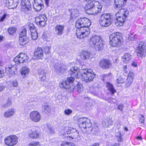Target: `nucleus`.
Masks as SVG:
<instances>
[{
	"mask_svg": "<svg viewBox=\"0 0 146 146\" xmlns=\"http://www.w3.org/2000/svg\"><path fill=\"white\" fill-rule=\"evenodd\" d=\"M70 70L72 76L68 78L66 80L62 81L59 84L60 87L66 89L67 91L69 92H72L75 88L74 85L70 84L74 80L73 77L76 78L81 77L83 80L88 82L92 81L96 77L95 74L90 69L86 68L82 69L81 73H80L79 68L77 67L74 66L71 68Z\"/></svg>",
	"mask_w": 146,
	"mask_h": 146,
	"instance_id": "f257e3e1",
	"label": "nucleus"
},
{
	"mask_svg": "<svg viewBox=\"0 0 146 146\" xmlns=\"http://www.w3.org/2000/svg\"><path fill=\"white\" fill-rule=\"evenodd\" d=\"M91 24L90 20L86 18H81L77 20L75 25L77 28L76 31L77 37L82 38L88 36L90 33L89 27Z\"/></svg>",
	"mask_w": 146,
	"mask_h": 146,
	"instance_id": "f03ea898",
	"label": "nucleus"
},
{
	"mask_svg": "<svg viewBox=\"0 0 146 146\" xmlns=\"http://www.w3.org/2000/svg\"><path fill=\"white\" fill-rule=\"evenodd\" d=\"M102 8L99 2L93 1L86 5L85 9L88 14L95 15L101 11Z\"/></svg>",
	"mask_w": 146,
	"mask_h": 146,
	"instance_id": "7ed1b4c3",
	"label": "nucleus"
},
{
	"mask_svg": "<svg viewBox=\"0 0 146 146\" xmlns=\"http://www.w3.org/2000/svg\"><path fill=\"white\" fill-rule=\"evenodd\" d=\"M89 41L90 45L92 47L98 50L103 49L104 42L100 36L95 35H93L90 38Z\"/></svg>",
	"mask_w": 146,
	"mask_h": 146,
	"instance_id": "20e7f679",
	"label": "nucleus"
},
{
	"mask_svg": "<svg viewBox=\"0 0 146 146\" xmlns=\"http://www.w3.org/2000/svg\"><path fill=\"white\" fill-rule=\"evenodd\" d=\"M76 122L79 124V127L84 132L91 131L92 128L90 120L85 117H80L77 119Z\"/></svg>",
	"mask_w": 146,
	"mask_h": 146,
	"instance_id": "39448f33",
	"label": "nucleus"
},
{
	"mask_svg": "<svg viewBox=\"0 0 146 146\" xmlns=\"http://www.w3.org/2000/svg\"><path fill=\"white\" fill-rule=\"evenodd\" d=\"M110 43L111 46L116 47H120L123 44L121 34L119 32L114 33L109 36Z\"/></svg>",
	"mask_w": 146,
	"mask_h": 146,
	"instance_id": "423d86ee",
	"label": "nucleus"
},
{
	"mask_svg": "<svg viewBox=\"0 0 146 146\" xmlns=\"http://www.w3.org/2000/svg\"><path fill=\"white\" fill-rule=\"evenodd\" d=\"M128 11L125 9H121L118 11L119 16H117L115 21V24L116 26L120 27L123 25L128 15Z\"/></svg>",
	"mask_w": 146,
	"mask_h": 146,
	"instance_id": "0eeeda50",
	"label": "nucleus"
},
{
	"mask_svg": "<svg viewBox=\"0 0 146 146\" xmlns=\"http://www.w3.org/2000/svg\"><path fill=\"white\" fill-rule=\"evenodd\" d=\"M99 21L101 26L108 27L112 22V15L109 13H104L100 16Z\"/></svg>",
	"mask_w": 146,
	"mask_h": 146,
	"instance_id": "6e6552de",
	"label": "nucleus"
},
{
	"mask_svg": "<svg viewBox=\"0 0 146 146\" xmlns=\"http://www.w3.org/2000/svg\"><path fill=\"white\" fill-rule=\"evenodd\" d=\"M29 57L25 53H21L15 57L14 59V61L16 64H20L24 62L28 63Z\"/></svg>",
	"mask_w": 146,
	"mask_h": 146,
	"instance_id": "1a4fd4ad",
	"label": "nucleus"
},
{
	"mask_svg": "<svg viewBox=\"0 0 146 146\" xmlns=\"http://www.w3.org/2000/svg\"><path fill=\"white\" fill-rule=\"evenodd\" d=\"M5 72L9 77L14 76L17 73V68L15 65L7 64L5 68Z\"/></svg>",
	"mask_w": 146,
	"mask_h": 146,
	"instance_id": "9d476101",
	"label": "nucleus"
},
{
	"mask_svg": "<svg viewBox=\"0 0 146 146\" xmlns=\"http://www.w3.org/2000/svg\"><path fill=\"white\" fill-rule=\"evenodd\" d=\"M18 138L15 135H11L6 138L5 142L6 145L8 146H13L18 143Z\"/></svg>",
	"mask_w": 146,
	"mask_h": 146,
	"instance_id": "9b49d317",
	"label": "nucleus"
},
{
	"mask_svg": "<svg viewBox=\"0 0 146 146\" xmlns=\"http://www.w3.org/2000/svg\"><path fill=\"white\" fill-rule=\"evenodd\" d=\"M31 4L29 0H22L21 2V9L22 11L29 13L31 8Z\"/></svg>",
	"mask_w": 146,
	"mask_h": 146,
	"instance_id": "f8f14e48",
	"label": "nucleus"
},
{
	"mask_svg": "<svg viewBox=\"0 0 146 146\" xmlns=\"http://www.w3.org/2000/svg\"><path fill=\"white\" fill-rule=\"evenodd\" d=\"M146 49V46L145 42H140L136 50L137 56L139 57H142Z\"/></svg>",
	"mask_w": 146,
	"mask_h": 146,
	"instance_id": "ddd939ff",
	"label": "nucleus"
},
{
	"mask_svg": "<svg viewBox=\"0 0 146 146\" xmlns=\"http://www.w3.org/2000/svg\"><path fill=\"white\" fill-rule=\"evenodd\" d=\"M47 20V18L45 15H40L36 17L35 22L38 25L44 26Z\"/></svg>",
	"mask_w": 146,
	"mask_h": 146,
	"instance_id": "4468645a",
	"label": "nucleus"
},
{
	"mask_svg": "<svg viewBox=\"0 0 146 146\" xmlns=\"http://www.w3.org/2000/svg\"><path fill=\"white\" fill-rule=\"evenodd\" d=\"M30 118L31 120L34 122H39L41 118L40 113L37 111H31L29 114Z\"/></svg>",
	"mask_w": 146,
	"mask_h": 146,
	"instance_id": "2eb2a0df",
	"label": "nucleus"
},
{
	"mask_svg": "<svg viewBox=\"0 0 146 146\" xmlns=\"http://www.w3.org/2000/svg\"><path fill=\"white\" fill-rule=\"evenodd\" d=\"M44 7L42 0H34L33 8L36 11H40Z\"/></svg>",
	"mask_w": 146,
	"mask_h": 146,
	"instance_id": "dca6fc26",
	"label": "nucleus"
},
{
	"mask_svg": "<svg viewBox=\"0 0 146 146\" xmlns=\"http://www.w3.org/2000/svg\"><path fill=\"white\" fill-rule=\"evenodd\" d=\"M43 50L41 47H38L35 50L34 58L35 59H41L43 57Z\"/></svg>",
	"mask_w": 146,
	"mask_h": 146,
	"instance_id": "f3484780",
	"label": "nucleus"
},
{
	"mask_svg": "<svg viewBox=\"0 0 146 146\" xmlns=\"http://www.w3.org/2000/svg\"><path fill=\"white\" fill-rule=\"evenodd\" d=\"M80 56L83 60H86L93 57L92 54L87 51L82 50L80 53Z\"/></svg>",
	"mask_w": 146,
	"mask_h": 146,
	"instance_id": "a211bd4d",
	"label": "nucleus"
},
{
	"mask_svg": "<svg viewBox=\"0 0 146 146\" xmlns=\"http://www.w3.org/2000/svg\"><path fill=\"white\" fill-rule=\"evenodd\" d=\"M64 26L63 25H57L54 27L56 34L58 36H61L64 31Z\"/></svg>",
	"mask_w": 146,
	"mask_h": 146,
	"instance_id": "6ab92c4d",
	"label": "nucleus"
},
{
	"mask_svg": "<svg viewBox=\"0 0 146 146\" xmlns=\"http://www.w3.org/2000/svg\"><path fill=\"white\" fill-rule=\"evenodd\" d=\"M19 0H7L6 1L7 5L10 7V9L15 8L18 4Z\"/></svg>",
	"mask_w": 146,
	"mask_h": 146,
	"instance_id": "aec40b11",
	"label": "nucleus"
},
{
	"mask_svg": "<svg viewBox=\"0 0 146 146\" xmlns=\"http://www.w3.org/2000/svg\"><path fill=\"white\" fill-rule=\"evenodd\" d=\"M20 71L23 78H25L27 77L29 74L30 69L28 67L24 66L21 69Z\"/></svg>",
	"mask_w": 146,
	"mask_h": 146,
	"instance_id": "412c9836",
	"label": "nucleus"
},
{
	"mask_svg": "<svg viewBox=\"0 0 146 146\" xmlns=\"http://www.w3.org/2000/svg\"><path fill=\"white\" fill-rule=\"evenodd\" d=\"M28 136L31 138L36 139L38 137L39 134L37 131L32 129L29 131Z\"/></svg>",
	"mask_w": 146,
	"mask_h": 146,
	"instance_id": "4be33fe9",
	"label": "nucleus"
},
{
	"mask_svg": "<svg viewBox=\"0 0 146 146\" xmlns=\"http://www.w3.org/2000/svg\"><path fill=\"white\" fill-rule=\"evenodd\" d=\"M29 40L26 36L19 37V43L21 47H24L28 42Z\"/></svg>",
	"mask_w": 146,
	"mask_h": 146,
	"instance_id": "5701e85b",
	"label": "nucleus"
},
{
	"mask_svg": "<svg viewBox=\"0 0 146 146\" xmlns=\"http://www.w3.org/2000/svg\"><path fill=\"white\" fill-rule=\"evenodd\" d=\"M30 30L31 32V36L33 40H36L37 38L38 35L36 28L34 27H31Z\"/></svg>",
	"mask_w": 146,
	"mask_h": 146,
	"instance_id": "b1692460",
	"label": "nucleus"
},
{
	"mask_svg": "<svg viewBox=\"0 0 146 146\" xmlns=\"http://www.w3.org/2000/svg\"><path fill=\"white\" fill-rule=\"evenodd\" d=\"M38 73L39 75V78L42 81H44L45 80L46 76V73L43 69H41L38 70Z\"/></svg>",
	"mask_w": 146,
	"mask_h": 146,
	"instance_id": "393cba45",
	"label": "nucleus"
},
{
	"mask_svg": "<svg viewBox=\"0 0 146 146\" xmlns=\"http://www.w3.org/2000/svg\"><path fill=\"white\" fill-rule=\"evenodd\" d=\"M15 113V109L13 108H11L8 109L4 113V116L6 117H10L14 115Z\"/></svg>",
	"mask_w": 146,
	"mask_h": 146,
	"instance_id": "a878e982",
	"label": "nucleus"
},
{
	"mask_svg": "<svg viewBox=\"0 0 146 146\" xmlns=\"http://www.w3.org/2000/svg\"><path fill=\"white\" fill-rule=\"evenodd\" d=\"M103 126L105 127H107L111 125L113 123V120L112 119L108 118L105 119L102 122Z\"/></svg>",
	"mask_w": 146,
	"mask_h": 146,
	"instance_id": "bb28decb",
	"label": "nucleus"
},
{
	"mask_svg": "<svg viewBox=\"0 0 146 146\" xmlns=\"http://www.w3.org/2000/svg\"><path fill=\"white\" fill-rule=\"evenodd\" d=\"M127 0H115V7L118 8L121 7L124 4Z\"/></svg>",
	"mask_w": 146,
	"mask_h": 146,
	"instance_id": "cd10ccee",
	"label": "nucleus"
},
{
	"mask_svg": "<svg viewBox=\"0 0 146 146\" xmlns=\"http://www.w3.org/2000/svg\"><path fill=\"white\" fill-rule=\"evenodd\" d=\"M131 58V55L128 53H125L122 58L124 63H127Z\"/></svg>",
	"mask_w": 146,
	"mask_h": 146,
	"instance_id": "c85d7f7f",
	"label": "nucleus"
},
{
	"mask_svg": "<svg viewBox=\"0 0 146 146\" xmlns=\"http://www.w3.org/2000/svg\"><path fill=\"white\" fill-rule=\"evenodd\" d=\"M107 87L108 90L110 91L112 95H113L115 92H116V91L114 88L113 86L110 83H107Z\"/></svg>",
	"mask_w": 146,
	"mask_h": 146,
	"instance_id": "c756f323",
	"label": "nucleus"
},
{
	"mask_svg": "<svg viewBox=\"0 0 146 146\" xmlns=\"http://www.w3.org/2000/svg\"><path fill=\"white\" fill-rule=\"evenodd\" d=\"M16 28L11 27L8 29V31L9 35H12L16 32Z\"/></svg>",
	"mask_w": 146,
	"mask_h": 146,
	"instance_id": "7c9ffc66",
	"label": "nucleus"
},
{
	"mask_svg": "<svg viewBox=\"0 0 146 146\" xmlns=\"http://www.w3.org/2000/svg\"><path fill=\"white\" fill-rule=\"evenodd\" d=\"M50 110V108L49 106L47 104H45L43 106L42 108V111L45 112L46 113Z\"/></svg>",
	"mask_w": 146,
	"mask_h": 146,
	"instance_id": "2f4dec72",
	"label": "nucleus"
},
{
	"mask_svg": "<svg viewBox=\"0 0 146 146\" xmlns=\"http://www.w3.org/2000/svg\"><path fill=\"white\" fill-rule=\"evenodd\" d=\"M111 63L110 60L106 58L101 60L100 62V64H110Z\"/></svg>",
	"mask_w": 146,
	"mask_h": 146,
	"instance_id": "473e14b6",
	"label": "nucleus"
},
{
	"mask_svg": "<svg viewBox=\"0 0 146 146\" xmlns=\"http://www.w3.org/2000/svg\"><path fill=\"white\" fill-rule=\"evenodd\" d=\"M115 137L117 140L118 142H120L122 140L121 134V132L118 131L115 134Z\"/></svg>",
	"mask_w": 146,
	"mask_h": 146,
	"instance_id": "72a5a7b5",
	"label": "nucleus"
},
{
	"mask_svg": "<svg viewBox=\"0 0 146 146\" xmlns=\"http://www.w3.org/2000/svg\"><path fill=\"white\" fill-rule=\"evenodd\" d=\"M76 88L78 92H81L83 89L82 84L80 83H78L77 84Z\"/></svg>",
	"mask_w": 146,
	"mask_h": 146,
	"instance_id": "f704fd0d",
	"label": "nucleus"
},
{
	"mask_svg": "<svg viewBox=\"0 0 146 146\" xmlns=\"http://www.w3.org/2000/svg\"><path fill=\"white\" fill-rule=\"evenodd\" d=\"M29 146H40L39 142L33 141L30 142L29 144Z\"/></svg>",
	"mask_w": 146,
	"mask_h": 146,
	"instance_id": "c9c22d12",
	"label": "nucleus"
},
{
	"mask_svg": "<svg viewBox=\"0 0 146 146\" xmlns=\"http://www.w3.org/2000/svg\"><path fill=\"white\" fill-rule=\"evenodd\" d=\"M26 30L25 29H23L19 34V37H24V36H26Z\"/></svg>",
	"mask_w": 146,
	"mask_h": 146,
	"instance_id": "e433bc0d",
	"label": "nucleus"
},
{
	"mask_svg": "<svg viewBox=\"0 0 146 146\" xmlns=\"http://www.w3.org/2000/svg\"><path fill=\"white\" fill-rule=\"evenodd\" d=\"M71 128L66 127L64 130V131L63 133L65 135L66 134H68L70 133L71 132Z\"/></svg>",
	"mask_w": 146,
	"mask_h": 146,
	"instance_id": "4c0bfd02",
	"label": "nucleus"
},
{
	"mask_svg": "<svg viewBox=\"0 0 146 146\" xmlns=\"http://www.w3.org/2000/svg\"><path fill=\"white\" fill-rule=\"evenodd\" d=\"M61 146H77L74 144H71L70 143L67 142H63L61 144Z\"/></svg>",
	"mask_w": 146,
	"mask_h": 146,
	"instance_id": "58836bf2",
	"label": "nucleus"
},
{
	"mask_svg": "<svg viewBox=\"0 0 146 146\" xmlns=\"http://www.w3.org/2000/svg\"><path fill=\"white\" fill-rule=\"evenodd\" d=\"M134 74L133 72H130L128 74V76L127 78V80H129L130 79H132L133 80V78L134 77Z\"/></svg>",
	"mask_w": 146,
	"mask_h": 146,
	"instance_id": "ea45409f",
	"label": "nucleus"
},
{
	"mask_svg": "<svg viewBox=\"0 0 146 146\" xmlns=\"http://www.w3.org/2000/svg\"><path fill=\"white\" fill-rule=\"evenodd\" d=\"M100 67L103 69H108L110 67V64H99Z\"/></svg>",
	"mask_w": 146,
	"mask_h": 146,
	"instance_id": "a19ab883",
	"label": "nucleus"
},
{
	"mask_svg": "<svg viewBox=\"0 0 146 146\" xmlns=\"http://www.w3.org/2000/svg\"><path fill=\"white\" fill-rule=\"evenodd\" d=\"M72 111L71 110L68 109L65 110H64V113L67 115H70L72 113Z\"/></svg>",
	"mask_w": 146,
	"mask_h": 146,
	"instance_id": "79ce46f5",
	"label": "nucleus"
},
{
	"mask_svg": "<svg viewBox=\"0 0 146 146\" xmlns=\"http://www.w3.org/2000/svg\"><path fill=\"white\" fill-rule=\"evenodd\" d=\"M7 15L6 13H4L3 15L0 18V21L3 22L5 19Z\"/></svg>",
	"mask_w": 146,
	"mask_h": 146,
	"instance_id": "37998d69",
	"label": "nucleus"
},
{
	"mask_svg": "<svg viewBox=\"0 0 146 146\" xmlns=\"http://www.w3.org/2000/svg\"><path fill=\"white\" fill-rule=\"evenodd\" d=\"M124 108V105L122 104H120L118 105L117 109L121 111H122Z\"/></svg>",
	"mask_w": 146,
	"mask_h": 146,
	"instance_id": "c03bdc74",
	"label": "nucleus"
},
{
	"mask_svg": "<svg viewBox=\"0 0 146 146\" xmlns=\"http://www.w3.org/2000/svg\"><path fill=\"white\" fill-rule=\"evenodd\" d=\"M116 82L118 84L121 83H123L124 82L123 80L122 79H121L120 78H118L117 79Z\"/></svg>",
	"mask_w": 146,
	"mask_h": 146,
	"instance_id": "a18cd8bd",
	"label": "nucleus"
},
{
	"mask_svg": "<svg viewBox=\"0 0 146 146\" xmlns=\"http://www.w3.org/2000/svg\"><path fill=\"white\" fill-rule=\"evenodd\" d=\"M50 48L49 46H46L44 48V51L45 53L48 54L50 52Z\"/></svg>",
	"mask_w": 146,
	"mask_h": 146,
	"instance_id": "49530a36",
	"label": "nucleus"
},
{
	"mask_svg": "<svg viewBox=\"0 0 146 146\" xmlns=\"http://www.w3.org/2000/svg\"><path fill=\"white\" fill-rule=\"evenodd\" d=\"M128 81V82H127L126 84V87H128L132 83L133 80H132V79H130L129 80H127Z\"/></svg>",
	"mask_w": 146,
	"mask_h": 146,
	"instance_id": "de8ad7c7",
	"label": "nucleus"
},
{
	"mask_svg": "<svg viewBox=\"0 0 146 146\" xmlns=\"http://www.w3.org/2000/svg\"><path fill=\"white\" fill-rule=\"evenodd\" d=\"M72 130L74 131H75L74 132V138H75L77 137L79 135V133L77 132L76 130L75 129H72Z\"/></svg>",
	"mask_w": 146,
	"mask_h": 146,
	"instance_id": "09e8293b",
	"label": "nucleus"
},
{
	"mask_svg": "<svg viewBox=\"0 0 146 146\" xmlns=\"http://www.w3.org/2000/svg\"><path fill=\"white\" fill-rule=\"evenodd\" d=\"M12 84L13 86L17 87L18 86V83L17 81L15 80L13 81L12 82Z\"/></svg>",
	"mask_w": 146,
	"mask_h": 146,
	"instance_id": "8fccbe9b",
	"label": "nucleus"
},
{
	"mask_svg": "<svg viewBox=\"0 0 146 146\" xmlns=\"http://www.w3.org/2000/svg\"><path fill=\"white\" fill-rule=\"evenodd\" d=\"M5 88V86L1 84H0V92L4 90Z\"/></svg>",
	"mask_w": 146,
	"mask_h": 146,
	"instance_id": "3c124183",
	"label": "nucleus"
},
{
	"mask_svg": "<svg viewBox=\"0 0 146 146\" xmlns=\"http://www.w3.org/2000/svg\"><path fill=\"white\" fill-rule=\"evenodd\" d=\"M53 128L52 127H48V130L50 134H53L54 133V131Z\"/></svg>",
	"mask_w": 146,
	"mask_h": 146,
	"instance_id": "603ef678",
	"label": "nucleus"
},
{
	"mask_svg": "<svg viewBox=\"0 0 146 146\" xmlns=\"http://www.w3.org/2000/svg\"><path fill=\"white\" fill-rule=\"evenodd\" d=\"M144 121V118L143 115H141L140 117L139 122L141 123H143Z\"/></svg>",
	"mask_w": 146,
	"mask_h": 146,
	"instance_id": "864d4df0",
	"label": "nucleus"
},
{
	"mask_svg": "<svg viewBox=\"0 0 146 146\" xmlns=\"http://www.w3.org/2000/svg\"><path fill=\"white\" fill-rule=\"evenodd\" d=\"M11 104L12 103L11 100L10 99H9L7 103V106H9L11 105Z\"/></svg>",
	"mask_w": 146,
	"mask_h": 146,
	"instance_id": "5fc2aeb1",
	"label": "nucleus"
},
{
	"mask_svg": "<svg viewBox=\"0 0 146 146\" xmlns=\"http://www.w3.org/2000/svg\"><path fill=\"white\" fill-rule=\"evenodd\" d=\"M96 88H95L94 91H92L91 90V93L94 95H96L98 94L97 92L96 91Z\"/></svg>",
	"mask_w": 146,
	"mask_h": 146,
	"instance_id": "6e6d98bb",
	"label": "nucleus"
},
{
	"mask_svg": "<svg viewBox=\"0 0 146 146\" xmlns=\"http://www.w3.org/2000/svg\"><path fill=\"white\" fill-rule=\"evenodd\" d=\"M4 76V73L3 70H0V78H1Z\"/></svg>",
	"mask_w": 146,
	"mask_h": 146,
	"instance_id": "4d7b16f0",
	"label": "nucleus"
},
{
	"mask_svg": "<svg viewBox=\"0 0 146 146\" xmlns=\"http://www.w3.org/2000/svg\"><path fill=\"white\" fill-rule=\"evenodd\" d=\"M128 38L129 40H134V38L131 36H129Z\"/></svg>",
	"mask_w": 146,
	"mask_h": 146,
	"instance_id": "13d9d810",
	"label": "nucleus"
},
{
	"mask_svg": "<svg viewBox=\"0 0 146 146\" xmlns=\"http://www.w3.org/2000/svg\"><path fill=\"white\" fill-rule=\"evenodd\" d=\"M127 68V66H126V65L124 67V71L126 73H127L128 72L126 71V70H125V69H126Z\"/></svg>",
	"mask_w": 146,
	"mask_h": 146,
	"instance_id": "bf43d9fd",
	"label": "nucleus"
},
{
	"mask_svg": "<svg viewBox=\"0 0 146 146\" xmlns=\"http://www.w3.org/2000/svg\"><path fill=\"white\" fill-rule=\"evenodd\" d=\"M49 1L50 0H45V3L47 5H48Z\"/></svg>",
	"mask_w": 146,
	"mask_h": 146,
	"instance_id": "052dcab7",
	"label": "nucleus"
},
{
	"mask_svg": "<svg viewBox=\"0 0 146 146\" xmlns=\"http://www.w3.org/2000/svg\"><path fill=\"white\" fill-rule=\"evenodd\" d=\"M3 39V37L2 36H0V41H2Z\"/></svg>",
	"mask_w": 146,
	"mask_h": 146,
	"instance_id": "680f3d73",
	"label": "nucleus"
},
{
	"mask_svg": "<svg viewBox=\"0 0 146 146\" xmlns=\"http://www.w3.org/2000/svg\"><path fill=\"white\" fill-rule=\"evenodd\" d=\"M137 64L136 61H132V62L131 64Z\"/></svg>",
	"mask_w": 146,
	"mask_h": 146,
	"instance_id": "e2e57ef3",
	"label": "nucleus"
},
{
	"mask_svg": "<svg viewBox=\"0 0 146 146\" xmlns=\"http://www.w3.org/2000/svg\"><path fill=\"white\" fill-rule=\"evenodd\" d=\"M137 139L141 140V138L140 137L138 136L137 137Z\"/></svg>",
	"mask_w": 146,
	"mask_h": 146,
	"instance_id": "0e129e2a",
	"label": "nucleus"
},
{
	"mask_svg": "<svg viewBox=\"0 0 146 146\" xmlns=\"http://www.w3.org/2000/svg\"><path fill=\"white\" fill-rule=\"evenodd\" d=\"M113 146H119V144L118 143H115Z\"/></svg>",
	"mask_w": 146,
	"mask_h": 146,
	"instance_id": "69168bd1",
	"label": "nucleus"
},
{
	"mask_svg": "<svg viewBox=\"0 0 146 146\" xmlns=\"http://www.w3.org/2000/svg\"><path fill=\"white\" fill-rule=\"evenodd\" d=\"M124 129L125 131H128V128L126 127H125L124 128Z\"/></svg>",
	"mask_w": 146,
	"mask_h": 146,
	"instance_id": "338daca9",
	"label": "nucleus"
},
{
	"mask_svg": "<svg viewBox=\"0 0 146 146\" xmlns=\"http://www.w3.org/2000/svg\"><path fill=\"white\" fill-rule=\"evenodd\" d=\"M42 38L44 39H46V38H45V35H44V34L42 36Z\"/></svg>",
	"mask_w": 146,
	"mask_h": 146,
	"instance_id": "774afa93",
	"label": "nucleus"
}]
</instances>
